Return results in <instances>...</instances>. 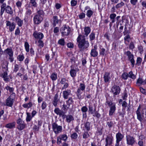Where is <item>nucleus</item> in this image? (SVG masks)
Returning a JSON list of instances; mask_svg holds the SVG:
<instances>
[{"label":"nucleus","instance_id":"nucleus-40","mask_svg":"<svg viewBox=\"0 0 146 146\" xmlns=\"http://www.w3.org/2000/svg\"><path fill=\"white\" fill-rule=\"evenodd\" d=\"M27 116L26 118V120L27 122H29L31 121L32 118V116H31V114L30 113L27 112L26 113Z\"/></svg>","mask_w":146,"mask_h":146},{"label":"nucleus","instance_id":"nucleus-58","mask_svg":"<svg viewBox=\"0 0 146 146\" xmlns=\"http://www.w3.org/2000/svg\"><path fill=\"white\" fill-rule=\"evenodd\" d=\"M5 88L7 90H9L10 93H13L14 88H11L9 86H7Z\"/></svg>","mask_w":146,"mask_h":146},{"label":"nucleus","instance_id":"nucleus-27","mask_svg":"<svg viewBox=\"0 0 146 146\" xmlns=\"http://www.w3.org/2000/svg\"><path fill=\"white\" fill-rule=\"evenodd\" d=\"M81 110L82 112L83 117H87L86 112L88 110V109L86 106H83L81 109Z\"/></svg>","mask_w":146,"mask_h":146},{"label":"nucleus","instance_id":"nucleus-48","mask_svg":"<svg viewBox=\"0 0 146 146\" xmlns=\"http://www.w3.org/2000/svg\"><path fill=\"white\" fill-rule=\"evenodd\" d=\"M30 3L31 4L32 6L34 7H37V3L35 0H30Z\"/></svg>","mask_w":146,"mask_h":146},{"label":"nucleus","instance_id":"nucleus-39","mask_svg":"<svg viewBox=\"0 0 146 146\" xmlns=\"http://www.w3.org/2000/svg\"><path fill=\"white\" fill-rule=\"evenodd\" d=\"M44 45V44L43 41L41 39H39L38 41V46L41 48L43 47Z\"/></svg>","mask_w":146,"mask_h":146},{"label":"nucleus","instance_id":"nucleus-18","mask_svg":"<svg viewBox=\"0 0 146 146\" xmlns=\"http://www.w3.org/2000/svg\"><path fill=\"white\" fill-rule=\"evenodd\" d=\"M71 94V91L70 90L67 89L63 91V97L65 99H68L69 96Z\"/></svg>","mask_w":146,"mask_h":146},{"label":"nucleus","instance_id":"nucleus-46","mask_svg":"<svg viewBox=\"0 0 146 146\" xmlns=\"http://www.w3.org/2000/svg\"><path fill=\"white\" fill-rule=\"evenodd\" d=\"M121 77L123 79L126 80L128 77V74L126 72H124L122 74Z\"/></svg>","mask_w":146,"mask_h":146},{"label":"nucleus","instance_id":"nucleus-16","mask_svg":"<svg viewBox=\"0 0 146 146\" xmlns=\"http://www.w3.org/2000/svg\"><path fill=\"white\" fill-rule=\"evenodd\" d=\"M33 35L36 39H42L44 37L43 34L40 32H38L36 31H34Z\"/></svg>","mask_w":146,"mask_h":146},{"label":"nucleus","instance_id":"nucleus-9","mask_svg":"<svg viewBox=\"0 0 146 146\" xmlns=\"http://www.w3.org/2000/svg\"><path fill=\"white\" fill-rule=\"evenodd\" d=\"M68 138V137L66 134H63L60 135L57 137V144L58 145L62 143V140L65 142L66 141Z\"/></svg>","mask_w":146,"mask_h":146},{"label":"nucleus","instance_id":"nucleus-5","mask_svg":"<svg viewBox=\"0 0 146 146\" xmlns=\"http://www.w3.org/2000/svg\"><path fill=\"white\" fill-rule=\"evenodd\" d=\"M18 125L17 128L19 131H21L24 129L26 127V124L21 119L19 118L17 121Z\"/></svg>","mask_w":146,"mask_h":146},{"label":"nucleus","instance_id":"nucleus-60","mask_svg":"<svg viewBox=\"0 0 146 146\" xmlns=\"http://www.w3.org/2000/svg\"><path fill=\"white\" fill-rule=\"evenodd\" d=\"M67 105L65 104L63 105V107L62 108L63 111H66L68 108V107H67Z\"/></svg>","mask_w":146,"mask_h":146},{"label":"nucleus","instance_id":"nucleus-20","mask_svg":"<svg viewBox=\"0 0 146 146\" xmlns=\"http://www.w3.org/2000/svg\"><path fill=\"white\" fill-rule=\"evenodd\" d=\"M15 21L19 27H21L23 24V20H22L18 16H16L15 18Z\"/></svg>","mask_w":146,"mask_h":146},{"label":"nucleus","instance_id":"nucleus-57","mask_svg":"<svg viewBox=\"0 0 146 146\" xmlns=\"http://www.w3.org/2000/svg\"><path fill=\"white\" fill-rule=\"evenodd\" d=\"M106 52L105 49L103 48L101 49L100 51V55L104 56Z\"/></svg>","mask_w":146,"mask_h":146},{"label":"nucleus","instance_id":"nucleus-36","mask_svg":"<svg viewBox=\"0 0 146 146\" xmlns=\"http://www.w3.org/2000/svg\"><path fill=\"white\" fill-rule=\"evenodd\" d=\"M66 102L69 106V107L72 104L74 103L73 99L72 97H69L68 98V100L66 101Z\"/></svg>","mask_w":146,"mask_h":146},{"label":"nucleus","instance_id":"nucleus-14","mask_svg":"<svg viewBox=\"0 0 146 146\" xmlns=\"http://www.w3.org/2000/svg\"><path fill=\"white\" fill-rule=\"evenodd\" d=\"M113 137L111 134H109L106 139V144L105 146L111 145L113 143Z\"/></svg>","mask_w":146,"mask_h":146},{"label":"nucleus","instance_id":"nucleus-19","mask_svg":"<svg viewBox=\"0 0 146 146\" xmlns=\"http://www.w3.org/2000/svg\"><path fill=\"white\" fill-rule=\"evenodd\" d=\"M88 107L89 109V112L91 114H94V112L96 111V107L95 106L94 107V106L92 104L90 103L89 104Z\"/></svg>","mask_w":146,"mask_h":146},{"label":"nucleus","instance_id":"nucleus-22","mask_svg":"<svg viewBox=\"0 0 146 146\" xmlns=\"http://www.w3.org/2000/svg\"><path fill=\"white\" fill-rule=\"evenodd\" d=\"M84 127L83 129L86 130V131H89L90 130L91 126V123L88 121L84 123Z\"/></svg>","mask_w":146,"mask_h":146},{"label":"nucleus","instance_id":"nucleus-63","mask_svg":"<svg viewBox=\"0 0 146 146\" xmlns=\"http://www.w3.org/2000/svg\"><path fill=\"white\" fill-rule=\"evenodd\" d=\"M85 17V14L83 13H82L79 15V17L80 19L84 18Z\"/></svg>","mask_w":146,"mask_h":146},{"label":"nucleus","instance_id":"nucleus-11","mask_svg":"<svg viewBox=\"0 0 146 146\" xmlns=\"http://www.w3.org/2000/svg\"><path fill=\"white\" fill-rule=\"evenodd\" d=\"M111 91L113 93V96L115 97L120 93V89L119 86L114 85L112 87Z\"/></svg>","mask_w":146,"mask_h":146},{"label":"nucleus","instance_id":"nucleus-61","mask_svg":"<svg viewBox=\"0 0 146 146\" xmlns=\"http://www.w3.org/2000/svg\"><path fill=\"white\" fill-rule=\"evenodd\" d=\"M77 3V1L75 0H72L71 1V6L72 7L75 6Z\"/></svg>","mask_w":146,"mask_h":146},{"label":"nucleus","instance_id":"nucleus-54","mask_svg":"<svg viewBox=\"0 0 146 146\" xmlns=\"http://www.w3.org/2000/svg\"><path fill=\"white\" fill-rule=\"evenodd\" d=\"M92 114L93 116L96 117L98 118H99L101 116V115L96 111H94V113Z\"/></svg>","mask_w":146,"mask_h":146},{"label":"nucleus","instance_id":"nucleus-15","mask_svg":"<svg viewBox=\"0 0 146 146\" xmlns=\"http://www.w3.org/2000/svg\"><path fill=\"white\" fill-rule=\"evenodd\" d=\"M141 108V105H139L136 111V113L137 115V119L141 122L143 120V115H142L141 113L140 110Z\"/></svg>","mask_w":146,"mask_h":146},{"label":"nucleus","instance_id":"nucleus-34","mask_svg":"<svg viewBox=\"0 0 146 146\" xmlns=\"http://www.w3.org/2000/svg\"><path fill=\"white\" fill-rule=\"evenodd\" d=\"M82 90L78 88L76 92V95L78 98L79 100L82 99L81 94L82 93Z\"/></svg>","mask_w":146,"mask_h":146},{"label":"nucleus","instance_id":"nucleus-8","mask_svg":"<svg viewBox=\"0 0 146 146\" xmlns=\"http://www.w3.org/2000/svg\"><path fill=\"white\" fill-rule=\"evenodd\" d=\"M127 143V145L131 146L134 145L136 142L135 138L129 135L126 136Z\"/></svg>","mask_w":146,"mask_h":146},{"label":"nucleus","instance_id":"nucleus-42","mask_svg":"<svg viewBox=\"0 0 146 146\" xmlns=\"http://www.w3.org/2000/svg\"><path fill=\"white\" fill-rule=\"evenodd\" d=\"M128 76V77L133 79H135L136 78V76L133 74V72L131 71L129 73Z\"/></svg>","mask_w":146,"mask_h":146},{"label":"nucleus","instance_id":"nucleus-38","mask_svg":"<svg viewBox=\"0 0 146 146\" xmlns=\"http://www.w3.org/2000/svg\"><path fill=\"white\" fill-rule=\"evenodd\" d=\"M93 12L91 10L89 9L88 10L86 13V16L88 18H90L93 15Z\"/></svg>","mask_w":146,"mask_h":146},{"label":"nucleus","instance_id":"nucleus-29","mask_svg":"<svg viewBox=\"0 0 146 146\" xmlns=\"http://www.w3.org/2000/svg\"><path fill=\"white\" fill-rule=\"evenodd\" d=\"M116 141H121L124 137V136L121 133L118 132L116 134Z\"/></svg>","mask_w":146,"mask_h":146},{"label":"nucleus","instance_id":"nucleus-49","mask_svg":"<svg viewBox=\"0 0 146 146\" xmlns=\"http://www.w3.org/2000/svg\"><path fill=\"white\" fill-rule=\"evenodd\" d=\"M58 43L61 46H64L65 44V41L64 39L62 38L59 39L58 42Z\"/></svg>","mask_w":146,"mask_h":146},{"label":"nucleus","instance_id":"nucleus-59","mask_svg":"<svg viewBox=\"0 0 146 146\" xmlns=\"http://www.w3.org/2000/svg\"><path fill=\"white\" fill-rule=\"evenodd\" d=\"M47 106V104L46 102H43L41 105L42 109L43 110L45 109Z\"/></svg>","mask_w":146,"mask_h":146},{"label":"nucleus","instance_id":"nucleus-62","mask_svg":"<svg viewBox=\"0 0 146 146\" xmlns=\"http://www.w3.org/2000/svg\"><path fill=\"white\" fill-rule=\"evenodd\" d=\"M59 31V29L58 27H56L54 28L53 32L54 33H55L56 35V33H58Z\"/></svg>","mask_w":146,"mask_h":146},{"label":"nucleus","instance_id":"nucleus-32","mask_svg":"<svg viewBox=\"0 0 146 146\" xmlns=\"http://www.w3.org/2000/svg\"><path fill=\"white\" fill-rule=\"evenodd\" d=\"M6 12L7 13L12 15L13 13V12L11 8L9 6H7L5 8Z\"/></svg>","mask_w":146,"mask_h":146},{"label":"nucleus","instance_id":"nucleus-28","mask_svg":"<svg viewBox=\"0 0 146 146\" xmlns=\"http://www.w3.org/2000/svg\"><path fill=\"white\" fill-rule=\"evenodd\" d=\"M16 123L15 122L9 123L7 124L5 127L10 129H12L14 128L15 127Z\"/></svg>","mask_w":146,"mask_h":146},{"label":"nucleus","instance_id":"nucleus-25","mask_svg":"<svg viewBox=\"0 0 146 146\" xmlns=\"http://www.w3.org/2000/svg\"><path fill=\"white\" fill-rule=\"evenodd\" d=\"M110 73L108 72H106L104 74V81L105 82H108L110 79Z\"/></svg>","mask_w":146,"mask_h":146},{"label":"nucleus","instance_id":"nucleus-51","mask_svg":"<svg viewBox=\"0 0 146 146\" xmlns=\"http://www.w3.org/2000/svg\"><path fill=\"white\" fill-rule=\"evenodd\" d=\"M90 40L92 41L95 38V34L93 32L89 36Z\"/></svg>","mask_w":146,"mask_h":146},{"label":"nucleus","instance_id":"nucleus-33","mask_svg":"<svg viewBox=\"0 0 146 146\" xmlns=\"http://www.w3.org/2000/svg\"><path fill=\"white\" fill-rule=\"evenodd\" d=\"M76 71L74 69H71L69 73L70 76L73 78H74L76 76Z\"/></svg>","mask_w":146,"mask_h":146},{"label":"nucleus","instance_id":"nucleus-37","mask_svg":"<svg viewBox=\"0 0 146 146\" xmlns=\"http://www.w3.org/2000/svg\"><path fill=\"white\" fill-rule=\"evenodd\" d=\"M23 107L25 108H29L33 106V104L31 102L23 105Z\"/></svg>","mask_w":146,"mask_h":146},{"label":"nucleus","instance_id":"nucleus-52","mask_svg":"<svg viewBox=\"0 0 146 146\" xmlns=\"http://www.w3.org/2000/svg\"><path fill=\"white\" fill-rule=\"evenodd\" d=\"M78 136V135L76 133H74L71 135V137L72 139H76Z\"/></svg>","mask_w":146,"mask_h":146},{"label":"nucleus","instance_id":"nucleus-26","mask_svg":"<svg viewBox=\"0 0 146 146\" xmlns=\"http://www.w3.org/2000/svg\"><path fill=\"white\" fill-rule=\"evenodd\" d=\"M3 53L8 54L9 56L13 55V52L12 49L10 48H7L3 51Z\"/></svg>","mask_w":146,"mask_h":146},{"label":"nucleus","instance_id":"nucleus-3","mask_svg":"<svg viewBox=\"0 0 146 146\" xmlns=\"http://www.w3.org/2000/svg\"><path fill=\"white\" fill-rule=\"evenodd\" d=\"M52 129L56 134H58L62 132V127L61 126L58 125L56 123L52 124Z\"/></svg>","mask_w":146,"mask_h":146},{"label":"nucleus","instance_id":"nucleus-47","mask_svg":"<svg viewBox=\"0 0 146 146\" xmlns=\"http://www.w3.org/2000/svg\"><path fill=\"white\" fill-rule=\"evenodd\" d=\"M25 46L27 52H29V45L27 42H25Z\"/></svg>","mask_w":146,"mask_h":146},{"label":"nucleus","instance_id":"nucleus-30","mask_svg":"<svg viewBox=\"0 0 146 146\" xmlns=\"http://www.w3.org/2000/svg\"><path fill=\"white\" fill-rule=\"evenodd\" d=\"M74 118L73 116L71 115H67L66 117V121L68 123H70V122L74 120Z\"/></svg>","mask_w":146,"mask_h":146},{"label":"nucleus","instance_id":"nucleus-1","mask_svg":"<svg viewBox=\"0 0 146 146\" xmlns=\"http://www.w3.org/2000/svg\"><path fill=\"white\" fill-rule=\"evenodd\" d=\"M77 41L78 43V48L80 51H83L89 46V42L88 41L86 40L84 36L79 35L77 38Z\"/></svg>","mask_w":146,"mask_h":146},{"label":"nucleus","instance_id":"nucleus-31","mask_svg":"<svg viewBox=\"0 0 146 146\" xmlns=\"http://www.w3.org/2000/svg\"><path fill=\"white\" fill-rule=\"evenodd\" d=\"M137 84L139 86L140 85H145L146 84V81L143 80L141 78H139L137 80Z\"/></svg>","mask_w":146,"mask_h":146},{"label":"nucleus","instance_id":"nucleus-45","mask_svg":"<svg viewBox=\"0 0 146 146\" xmlns=\"http://www.w3.org/2000/svg\"><path fill=\"white\" fill-rule=\"evenodd\" d=\"M124 5V3L122 1L117 4L115 6V7L117 9L121 8Z\"/></svg>","mask_w":146,"mask_h":146},{"label":"nucleus","instance_id":"nucleus-24","mask_svg":"<svg viewBox=\"0 0 146 146\" xmlns=\"http://www.w3.org/2000/svg\"><path fill=\"white\" fill-rule=\"evenodd\" d=\"M53 21L52 25L53 27H54L56 26L57 24L60 21L58 19L57 16H54L53 17Z\"/></svg>","mask_w":146,"mask_h":146},{"label":"nucleus","instance_id":"nucleus-4","mask_svg":"<svg viewBox=\"0 0 146 146\" xmlns=\"http://www.w3.org/2000/svg\"><path fill=\"white\" fill-rule=\"evenodd\" d=\"M62 36H63L68 35L70 33V29L68 26L63 25L60 29Z\"/></svg>","mask_w":146,"mask_h":146},{"label":"nucleus","instance_id":"nucleus-12","mask_svg":"<svg viewBox=\"0 0 146 146\" xmlns=\"http://www.w3.org/2000/svg\"><path fill=\"white\" fill-rule=\"evenodd\" d=\"M6 27L7 29H9L10 32L13 31L15 27V24L13 22L11 23L9 21H7L6 22Z\"/></svg>","mask_w":146,"mask_h":146},{"label":"nucleus","instance_id":"nucleus-21","mask_svg":"<svg viewBox=\"0 0 146 146\" xmlns=\"http://www.w3.org/2000/svg\"><path fill=\"white\" fill-rule=\"evenodd\" d=\"M59 101L58 95V94H56L55 95L54 97L53 100L52 102V104L55 107H56L57 106L58 103Z\"/></svg>","mask_w":146,"mask_h":146},{"label":"nucleus","instance_id":"nucleus-10","mask_svg":"<svg viewBox=\"0 0 146 146\" xmlns=\"http://www.w3.org/2000/svg\"><path fill=\"white\" fill-rule=\"evenodd\" d=\"M127 56L129 60L130 61L131 64V65L133 67L135 65V61L134 59V56L131 54L130 51H128L126 52L125 53Z\"/></svg>","mask_w":146,"mask_h":146},{"label":"nucleus","instance_id":"nucleus-6","mask_svg":"<svg viewBox=\"0 0 146 146\" xmlns=\"http://www.w3.org/2000/svg\"><path fill=\"white\" fill-rule=\"evenodd\" d=\"M106 103L107 104L110 108L109 115L110 116L112 115L116 110L115 105V104L112 103L111 102L108 101H107Z\"/></svg>","mask_w":146,"mask_h":146},{"label":"nucleus","instance_id":"nucleus-64","mask_svg":"<svg viewBox=\"0 0 146 146\" xmlns=\"http://www.w3.org/2000/svg\"><path fill=\"white\" fill-rule=\"evenodd\" d=\"M140 90L141 93L143 94L146 95V90L142 88H140Z\"/></svg>","mask_w":146,"mask_h":146},{"label":"nucleus","instance_id":"nucleus-55","mask_svg":"<svg viewBox=\"0 0 146 146\" xmlns=\"http://www.w3.org/2000/svg\"><path fill=\"white\" fill-rule=\"evenodd\" d=\"M113 123L111 121H108L106 123V126H108L109 129H111L112 127Z\"/></svg>","mask_w":146,"mask_h":146},{"label":"nucleus","instance_id":"nucleus-53","mask_svg":"<svg viewBox=\"0 0 146 146\" xmlns=\"http://www.w3.org/2000/svg\"><path fill=\"white\" fill-rule=\"evenodd\" d=\"M142 61V59L140 57H138L136 60V64L138 66H139L141 64Z\"/></svg>","mask_w":146,"mask_h":146},{"label":"nucleus","instance_id":"nucleus-2","mask_svg":"<svg viewBox=\"0 0 146 146\" xmlns=\"http://www.w3.org/2000/svg\"><path fill=\"white\" fill-rule=\"evenodd\" d=\"M15 93H12L6 100V106L9 107H12L15 100Z\"/></svg>","mask_w":146,"mask_h":146},{"label":"nucleus","instance_id":"nucleus-17","mask_svg":"<svg viewBox=\"0 0 146 146\" xmlns=\"http://www.w3.org/2000/svg\"><path fill=\"white\" fill-rule=\"evenodd\" d=\"M97 46L95 45L94 46V48L91 50L90 52V55L91 56L93 57H96L98 55V52L97 51Z\"/></svg>","mask_w":146,"mask_h":146},{"label":"nucleus","instance_id":"nucleus-44","mask_svg":"<svg viewBox=\"0 0 146 146\" xmlns=\"http://www.w3.org/2000/svg\"><path fill=\"white\" fill-rule=\"evenodd\" d=\"M50 78L52 80H55L57 78V74L55 73H53L50 76Z\"/></svg>","mask_w":146,"mask_h":146},{"label":"nucleus","instance_id":"nucleus-13","mask_svg":"<svg viewBox=\"0 0 146 146\" xmlns=\"http://www.w3.org/2000/svg\"><path fill=\"white\" fill-rule=\"evenodd\" d=\"M33 19L34 23L38 25L42 22L43 20V18L36 15L34 16Z\"/></svg>","mask_w":146,"mask_h":146},{"label":"nucleus","instance_id":"nucleus-35","mask_svg":"<svg viewBox=\"0 0 146 146\" xmlns=\"http://www.w3.org/2000/svg\"><path fill=\"white\" fill-rule=\"evenodd\" d=\"M54 113L57 115L60 116L61 114H62L64 111L62 110H60L58 108H55L54 110Z\"/></svg>","mask_w":146,"mask_h":146},{"label":"nucleus","instance_id":"nucleus-43","mask_svg":"<svg viewBox=\"0 0 146 146\" xmlns=\"http://www.w3.org/2000/svg\"><path fill=\"white\" fill-rule=\"evenodd\" d=\"M36 15L43 18L44 15V13L42 10H40L37 11V14Z\"/></svg>","mask_w":146,"mask_h":146},{"label":"nucleus","instance_id":"nucleus-7","mask_svg":"<svg viewBox=\"0 0 146 146\" xmlns=\"http://www.w3.org/2000/svg\"><path fill=\"white\" fill-rule=\"evenodd\" d=\"M8 63L6 65L5 71L1 73L0 74V76L6 82H8L10 81V79L8 76L7 71L8 70Z\"/></svg>","mask_w":146,"mask_h":146},{"label":"nucleus","instance_id":"nucleus-56","mask_svg":"<svg viewBox=\"0 0 146 146\" xmlns=\"http://www.w3.org/2000/svg\"><path fill=\"white\" fill-rule=\"evenodd\" d=\"M85 85L84 84L80 83L79 88L82 90V91H83L85 90Z\"/></svg>","mask_w":146,"mask_h":146},{"label":"nucleus","instance_id":"nucleus-41","mask_svg":"<svg viewBox=\"0 0 146 146\" xmlns=\"http://www.w3.org/2000/svg\"><path fill=\"white\" fill-rule=\"evenodd\" d=\"M88 131H85L82 134V137L83 139H86L89 137L90 136L88 133Z\"/></svg>","mask_w":146,"mask_h":146},{"label":"nucleus","instance_id":"nucleus-50","mask_svg":"<svg viewBox=\"0 0 146 146\" xmlns=\"http://www.w3.org/2000/svg\"><path fill=\"white\" fill-rule=\"evenodd\" d=\"M17 58L18 60L21 62L23 60L24 57L23 55L20 54L17 56Z\"/></svg>","mask_w":146,"mask_h":146},{"label":"nucleus","instance_id":"nucleus-23","mask_svg":"<svg viewBox=\"0 0 146 146\" xmlns=\"http://www.w3.org/2000/svg\"><path fill=\"white\" fill-rule=\"evenodd\" d=\"M91 31V29L89 27H84V34L83 36H85V38L86 36H87L90 33Z\"/></svg>","mask_w":146,"mask_h":146}]
</instances>
